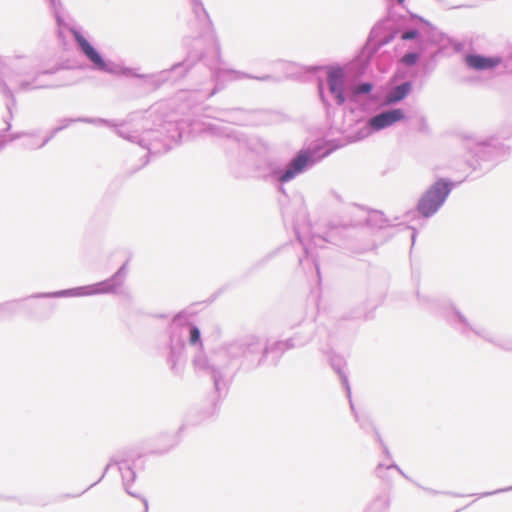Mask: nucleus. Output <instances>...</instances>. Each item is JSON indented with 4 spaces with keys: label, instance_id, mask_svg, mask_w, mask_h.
<instances>
[{
    "label": "nucleus",
    "instance_id": "1",
    "mask_svg": "<svg viewBox=\"0 0 512 512\" xmlns=\"http://www.w3.org/2000/svg\"><path fill=\"white\" fill-rule=\"evenodd\" d=\"M393 28L401 31L402 40H413L418 44V50L407 51L400 59V63L408 68L420 62L428 47L440 45L445 39V35L423 17L408 10L407 15L396 16L389 9L388 17L372 28L367 42L352 62L346 66L312 65L305 69L313 75L321 70L326 71L328 91L338 106H343L347 101L358 103L361 97L369 95L374 88L372 82H362L359 79L366 73L380 47L394 38L395 31H390Z\"/></svg>",
    "mask_w": 512,
    "mask_h": 512
},
{
    "label": "nucleus",
    "instance_id": "2",
    "mask_svg": "<svg viewBox=\"0 0 512 512\" xmlns=\"http://www.w3.org/2000/svg\"><path fill=\"white\" fill-rule=\"evenodd\" d=\"M289 345L288 339L268 345L258 336L244 335L223 342L211 356L199 352L194 357L193 364L197 371L210 376L216 395L213 406L216 407L217 401L226 397L238 373H249L263 366L269 354L275 355L271 359V365L276 366L282 354L292 349Z\"/></svg>",
    "mask_w": 512,
    "mask_h": 512
},
{
    "label": "nucleus",
    "instance_id": "3",
    "mask_svg": "<svg viewBox=\"0 0 512 512\" xmlns=\"http://www.w3.org/2000/svg\"><path fill=\"white\" fill-rule=\"evenodd\" d=\"M71 32L78 50L89 61L92 70L114 76H132L140 79H150L157 86L170 80L172 73H178V76L173 79L174 81L184 77L196 61H204L203 54L198 55L190 51L182 62L174 64L170 69L162 70L157 74L151 75L138 74L132 68L124 67L119 63L104 58L80 31L71 29Z\"/></svg>",
    "mask_w": 512,
    "mask_h": 512
},
{
    "label": "nucleus",
    "instance_id": "4",
    "mask_svg": "<svg viewBox=\"0 0 512 512\" xmlns=\"http://www.w3.org/2000/svg\"><path fill=\"white\" fill-rule=\"evenodd\" d=\"M338 146L327 141L313 147L302 148L282 165L279 161L268 159L263 167H258L262 179L278 184V191L285 194L283 185L295 179L315 166L322 159L335 151Z\"/></svg>",
    "mask_w": 512,
    "mask_h": 512
},
{
    "label": "nucleus",
    "instance_id": "5",
    "mask_svg": "<svg viewBox=\"0 0 512 512\" xmlns=\"http://www.w3.org/2000/svg\"><path fill=\"white\" fill-rule=\"evenodd\" d=\"M186 342L191 347H194L195 353L192 357L191 363H193L194 357L202 352L206 356L211 354L217 349H213L209 354L203 350V342L201 332L198 326L189 322L184 312L178 313L174 316L169 326V342L167 345L166 364L169 367L170 372L176 377H182L186 366ZM192 367L196 374L207 376V374L197 371L192 364ZM210 378V376L208 375Z\"/></svg>",
    "mask_w": 512,
    "mask_h": 512
},
{
    "label": "nucleus",
    "instance_id": "6",
    "mask_svg": "<svg viewBox=\"0 0 512 512\" xmlns=\"http://www.w3.org/2000/svg\"><path fill=\"white\" fill-rule=\"evenodd\" d=\"M417 297L431 312L438 313L451 328L462 336L469 337L473 333L503 351L512 352V336L497 335L484 327L473 325L467 316L449 300L421 296L419 292H417Z\"/></svg>",
    "mask_w": 512,
    "mask_h": 512
},
{
    "label": "nucleus",
    "instance_id": "7",
    "mask_svg": "<svg viewBox=\"0 0 512 512\" xmlns=\"http://www.w3.org/2000/svg\"><path fill=\"white\" fill-rule=\"evenodd\" d=\"M184 135L183 122H161L157 128L148 125V120L141 118L129 129H118V136L147 149L148 154H160L171 149V142H180Z\"/></svg>",
    "mask_w": 512,
    "mask_h": 512
},
{
    "label": "nucleus",
    "instance_id": "8",
    "mask_svg": "<svg viewBox=\"0 0 512 512\" xmlns=\"http://www.w3.org/2000/svg\"><path fill=\"white\" fill-rule=\"evenodd\" d=\"M203 130L211 135L226 139V153L229 164L235 172L239 170V173H241V170H245L252 165L254 160L253 144L244 133L213 123L204 124Z\"/></svg>",
    "mask_w": 512,
    "mask_h": 512
},
{
    "label": "nucleus",
    "instance_id": "9",
    "mask_svg": "<svg viewBox=\"0 0 512 512\" xmlns=\"http://www.w3.org/2000/svg\"><path fill=\"white\" fill-rule=\"evenodd\" d=\"M5 67L2 70V79L4 80V73L7 69L11 71L14 77H29L30 79H22L18 83L19 91L27 92L37 89L55 88L59 85L52 84L43 80L44 76L55 74L58 71L57 67L50 69H36L35 60L30 56H14L5 62Z\"/></svg>",
    "mask_w": 512,
    "mask_h": 512
},
{
    "label": "nucleus",
    "instance_id": "10",
    "mask_svg": "<svg viewBox=\"0 0 512 512\" xmlns=\"http://www.w3.org/2000/svg\"><path fill=\"white\" fill-rule=\"evenodd\" d=\"M127 277V262L123 263L118 270L109 278L85 286L63 289L54 292H38L27 298H62V297H81L98 294H115L123 286Z\"/></svg>",
    "mask_w": 512,
    "mask_h": 512
},
{
    "label": "nucleus",
    "instance_id": "11",
    "mask_svg": "<svg viewBox=\"0 0 512 512\" xmlns=\"http://www.w3.org/2000/svg\"><path fill=\"white\" fill-rule=\"evenodd\" d=\"M466 148L472 156L468 160V165L473 171L479 170L481 174L490 171L508 154V148L494 137L482 140L469 139Z\"/></svg>",
    "mask_w": 512,
    "mask_h": 512
},
{
    "label": "nucleus",
    "instance_id": "12",
    "mask_svg": "<svg viewBox=\"0 0 512 512\" xmlns=\"http://www.w3.org/2000/svg\"><path fill=\"white\" fill-rule=\"evenodd\" d=\"M141 457H142L141 453L132 448L124 449V450L117 452L110 458V461L105 466L104 471H103L102 475L100 476V478L96 482L92 483L87 489H85L82 492V494L84 492H86L88 489H90L93 486H95L96 484H98L105 477V475L107 474V472L109 471V469L112 466H117L118 471L122 478V485H123V488L126 491V493L132 497L140 498V493L136 490H133L131 485H132V483H134V481L137 477L136 470L143 468V464L139 463L141 460ZM80 495H81V493H80ZM77 496H79V494Z\"/></svg>",
    "mask_w": 512,
    "mask_h": 512
},
{
    "label": "nucleus",
    "instance_id": "13",
    "mask_svg": "<svg viewBox=\"0 0 512 512\" xmlns=\"http://www.w3.org/2000/svg\"><path fill=\"white\" fill-rule=\"evenodd\" d=\"M456 183L449 178L440 177L419 197L415 210L425 219L434 216L445 204Z\"/></svg>",
    "mask_w": 512,
    "mask_h": 512
},
{
    "label": "nucleus",
    "instance_id": "14",
    "mask_svg": "<svg viewBox=\"0 0 512 512\" xmlns=\"http://www.w3.org/2000/svg\"><path fill=\"white\" fill-rule=\"evenodd\" d=\"M256 112V110L241 107L219 108L215 110L216 115L213 118L222 122L245 126L254 123L253 116Z\"/></svg>",
    "mask_w": 512,
    "mask_h": 512
},
{
    "label": "nucleus",
    "instance_id": "15",
    "mask_svg": "<svg viewBox=\"0 0 512 512\" xmlns=\"http://www.w3.org/2000/svg\"><path fill=\"white\" fill-rule=\"evenodd\" d=\"M405 118L406 114L403 109L389 108L372 116L370 118V125L378 132L403 121Z\"/></svg>",
    "mask_w": 512,
    "mask_h": 512
},
{
    "label": "nucleus",
    "instance_id": "16",
    "mask_svg": "<svg viewBox=\"0 0 512 512\" xmlns=\"http://www.w3.org/2000/svg\"><path fill=\"white\" fill-rule=\"evenodd\" d=\"M503 62L500 56H486L478 53H469L465 56V64L473 70H492Z\"/></svg>",
    "mask_w": 512,
    "mask_h": 512
},
{
    "label": "nucleus",
    "instance_id": "17",
    "mask_svg": "<svg viewBox=\"0 0 512 512\" xmlns=\"http://www.w3.org/2000/svg\"><path fill=\"white\" fill-rule=\"evenodd\" d=\"M295 233H296V236H297V240L299 241V243L301 244L302 249H303V255L300 256L299 259H298L299 265L304 270H306L307 268H309V269L314 268L316 270V273H317L318 277L320 278L319 263H318L316 257L313 254L312 248L309 245L304 243L302 237L300 236V234H299V232L297 230H295Z\"/></svg>",
    "mask_w": 512,
    "mask_h": 512
},
{
    "label": "nucleus",
    "instance_id": "18",
    "mask_svg": "<svg viewBox=\"0 0 512 512\" xmlns=\"http://www.w3.org/2000/svg\"><path fill=\"white\" fill-rule=\"evenodd\" d=\"M137 115V113H133L128 117V119L123 120L121 122L108 120L104 118L82 117V123H89L98 126H108L111 128H115V133L118 135V129H129L130 124L136 120Z\"/></svg>",
    "mask_w": 512,
    "mask_h": 512
},
{
    "label": "nucleus",
    "instance_id": "19",
    "mask_svg": "<svg viewBox=\"0 0 512 512\" xmlns=\"http://www.w3.org/2000/svg\"><path fill=\"white\" fill-rule=\"evenodd\" d=\"M328 359L332 369L338 374L342 386L344 387L346 393L350 397V384L348 376L344 370L346 365L344 358L340 355L335 354L334 352H329Z\"/></svg>",
    "mask_w": 512,
    "mask_h": 512
},
{
    "label": "nucleus",
    "instance_id": "20",
    "mask_svg": "<svg viewBox=\"0 0 512 512\" xmlns=\"http://www.w3.org/2000/svg\"><path fill=\"white\" fill-rule=\"evenodd\" d=\"M193 13L195 15L196 20L200 25L199 36H204L207 34H211L214 38V29L213 23L209 17L208 12L206 11L204 5H198L197 8H192Z\"/></svg>",
    "mask_w": 512,
    "mask_h": 512
},
{
    "label": "nucleus",
    "instance_id": "21",
    "mask_svg": "<svg viewBox=\"0 0 512 512\" xmlns=\"http://www.w3.org/2000/svg\"><path fill=\"white\" fill-rule=\"evenodd\" d=\"M314 326L312 323H306L301 326L292 337L288 338L291 348H299L308 344L313 336Z\"/></svg>",
    "mask_w": 512,
    "mask_h": 512
},
{
    "label": "nucleus",
    "instance_id": "22",
    "mask_svg": "<svg viewBox=\"0 0 512 512\" xmlns=\"http://www.w3.org/2000/svg\"><path fill=\"white\" fill-rule=\"evenodd\" d=\"M211 76H216L217 78L221 77L222 75H227L231 80H240V79H256L262 82L271 81L275 78L272 75L266 74L263 76H254L245 72L236 71V70H229V71H215L213 67H210Z\"/></svg>",
    "mask_w": 512,
    "mask_h": 512
},
{
    "label": "nucleus",
    "instance_id": "23",
    "mask_svg": "<svg viewBox=\"0 0 512 512\" xmlns=\"http://www.w3.org/2000/svg\"><path fill=\"white\" fill-rule=\"evenodd\" d=\"M355 230H356V225L344 224L340 227L331 228L330 231L328 232L329 239L323 238L321 236H313L312 242L314 245H318V241L330 242L331 241L330 239H333L338 235L341 237H344V238L351 237L352 235H354Z\"/></svg>",
    "mask_w": 512,
    "mask_h": 512
},
{
    "label": "nucleus",
    "instance_id": "24",
    "mask_svg": "<svg viewBox=\"0 0 512 512\" xmlns=\"http://www.w3.org/2000/svg\"><path fill=\"white\" fill-rule=\"evenodd\" d=\"M443 52V48L436 46L428 47V51L424 57H422L421 68L424 74L431 73L435 68L436 58Z\"/></svg>",
    "mask_w": 512,
    "mask_h": 512
},
{
    "label": "nucleus",
    "instance_id": "25",
    "mask_svg": "<svg viewBox=\"0 0 512 512\" xmlns=\"http://www.w3.org/2000/svg\"><path fill=\"white\" fill-rule=\"evenodd\" d=\"M365 224L368 227L376 229H383L392 226L390 220L386 218L384 213L378 210H372L367 214Z\"/></svg>",
    "mask_w": 512,
    "mask_h": 512
},
{
    "label": "nucleus",
    "instance_id": "26",
    "mask_svg": "<svg viewBox=\"0 0 512 512\" xmlns=\"http://www.w3.org/2000/svg\"><path fill=\"white\" fill-rule=\"evenodd\" d=\"M4 67V60L0 57V93L9 99V101L6 103V108L9 113V118L11 119L13 117L12 109L16 106V99L6 81L2 79V70Z\"/></svg>",
    "mask_w": 512,
    "mask_h": 512
},
{
    "label": "nucleus",
    "instance_id": "27",
    "mask_svg": "<svg viewBox=\"0 0 512 512\" xmlns=\"http://www.w3.org/2000/svg\"><path fill=\"white\" fill-rule=\"evenodd\" d=\"M412 88L413 84L410 80L396 85L390 92V102L394 104L401 102L411 93Z\"/></svg>",
    "mask_w": 512,
    "mask_h": 512
},
{
    "label": "nucleus",
    "instance_id": "28",
    "mask_svg": "<svg viewBox=\"0 0 512 512\" xmlns=\"http://www.w3.org/2000/svg\"><path fill=\"white\" fill-rule=\"evenodd\" d=\"M390 505V499L387 494L377 495L367 506L366 512H385Z\"/></svg>",
    "mask_w": 512,
    "mask_h": 512
},
{
    "label": "nucleus",
    "instance_id": "29",
    "mask_svg": "<svg viewBox=\"0 0 512 512\" xmlns=\"http://www.w3.org/2000/svg\"><path fill=\"white\" fill-rule=\"evenodd\" d=\"M20 300L7 301L0 304V320L5 316H12L18 310Z\"/></svg>",
    "mask_w": 512,
    "mask_h": 512
},
{
    "label": "nucleus",
    "instance_id": "30",
    "mask_svg": "<svg viewBox=\"0 0 512 512\" xmlns=\"http://www.w3.org/2000/svg\"><path fill=\"white\" fill-rule=\"evenodd\" d=\"M46 1L50 5V8L53 12V15L55 17V20H56L58 26H64L65 21H64L63 15H62L63 7H62L61 1L60 0H46Z\"/></svg>",
    "mask_w": 512,
    "mask_h": 512
},
{
    "label": "nucleus",
    "instance_id": "31",
    "mask_svg": "<svg viewBox=\"0 0 512 512\" xmlns=\"http://www.w3.org/2000/svg\"><path fill=\"white\" fill-rule=\"evenodd\" d=\"M278 253V249L273 250L263 257H261L259 260L255 261L252 266L250 267V272L259 270L263 268L265 265H267Z\"/></svg>",
    "mask_w": 512,
    "mask_h": 512
},
{
    "label": "nucleus",
    "instance_id": "32",
    "mask_svg": "<svg viewBox=\"0 0 512 512\" xmlns=\"http://www.w3.org/2000/svg\"><path fill=\"white\" fill-rule=\"evenodd\" d=\"M377 132L374 130L373 126L370 125V119L364 124L363 127L358 129V131L353 136V141L363 140L369 137L371 134Z\"/></svg>",
    "mask_w": 512,
    "mask_h": 512
},
{
    "label": "nucleus",
    "instance_id": "33",
    "mask_svg": "<svg viewBox=\"0 0 512 512\" xmlns=\"http://www.w3.org/2000/svg\"><path fill=\"white\" fill-rule=\"evenodd\" d=\"M383 469H387V470H389V469H395V470H396L400 475H402L405 479H407V480H411V479H410V478H409V477H408V476L403 472V470H402V469H401V468H400L396 463H392V464L387 465V466H385V465H384V464H382V463H379V464L377 465L376 470H375L376 475H377L379 478H382V479L384 478V475L382 474V470H383Z\"/></svg>",
    "mask_w": 512,
    "mask_h": 512
},
{
    "label": "nucleus",
    "instance_id": "34",
    "mask_svg": "<svg viewBox=\"0 0 512 512\" xmlns=\"http://www.w3.org/2000/svg\"><path fill=\"white\" fill-rule=\"evenodd\" d=\"M73 123H82V117H76V118H62L59 120V125L54 127V133H59L63 131L64 129L68 128Z\"/></svg>",
    "mask_w": 512,
    "mask_h": 512
},
{
    "label": "nucleus",
    "instance_id": "35",
    "mask_svg": "<svg viewBox=\"0 0 512 512\" xmlns=\"http://www.w3.org/2000/svg\"><path fill=\"white\" fill-rule=\"evenodd\" d=\"M6 123H7V127H6L5 129H3V130H1V131H0V150H1L2 148H4V146L6 145V143H7L8 141H12V140L18 139V138H20L22 135H24V133H16V134H13V135L11 136V138H10V139H7V135H6V133H7V131H9V130H10V128H11V124H10V122H9V121H6Z\"/></svg>",
    "mask_w": 512,
    "mask_h": 512
},
{
    "label": "nucleus",
    "instance_id": "36",
    "mask_svg": "<svg viewBox=\"0 0 512 512\" xmlns=\"http://www.w3.org/2000/svg\"><path fill=\"white\" fill-rule=\"evenodd\" d=\"M371 311H366L364 309H357L355 311H351L350 314L346 317V319H364L368 320L372 317Z\"/></svg>",
    "mask_w": 512,
    "mask_h": 512
},
{
    "label": "nucleus",
    "instance_id": "37",
    "mask_svg": "<svg viewBox=\"0 0 512 512\" xmlns=\"http://www.w3.org/2000/svg\"><path fill=\"white\" fill-rule=\"evenodd\" d=\"M355 420L359 423L360 428L367 431L369 428L373 430L374 424L368 416L361 417L358 413H355Z\"/></svg>",
    "mask_w": 512,
    "mask_h": 512
},
{
    "label": "nucleus",
    "instance_id": "38",
    "mask_svg": "<svg viewBox=\"0 0 512 512\" xmlns=\"http://www.w3.org/2000/svg\"><path fill=\"white\" fill-rule=\"evenodd\" d=\"M317 91L322 104L326 109H328L331 106V104L325 95L324 83L321 79L318 80Z\"/></svg>",
    "mask_w": 512,
    "mask_h": 512
},
{
    "label": "nucleus",
    "instance_id": "39",
    "mask_svg": "<svg viewBox=\"0 0 512 512\" xmlns=\"http://www.w3.org/2000/svg\"><path fill=\"white\" fill-rule=\"evenodd\" d=\"M58 133H54V128L50 131V133L44 138V140L37 146H32V145H27L28 148L30 149H35V148H42L44 147L47 143H49Z\"/></svg>",
    "mask_w": 512,
    "mask_h": 512
},
{
    "label": "nucleus",
    "instance_id": "40",
    "mask_svg": "<svg viewBox=\"0 0 512 512\" xmlns=\"http://www.w3.org/2000/svg\"><path fill=\"white\" fill-rule=\"evenodd\" d=\"M508 491H512V485L509 486V487H506V488L497 489L495 491L481 493V494H479V497H482V498L483 497H488V496H491V495H495V494H499V493H503V492H508Z\"/></svg>",
    "mask_w": 512,
    "mask_h": 512
},
{
    "label": "nucleus",
    "instance_id": "41",
    "mask_svg": "<svg viewBox=\"0 0 512 512\" xmlns=\"http://www.w3.org/2000/svg\"><path fill=\"white\" fill-rule=\"evenodd\" d=\"M374 246L373 245H366L365 247L361 248H354L352 245H347V248L350 249L355 254H363L364 252L371 250Z\"/></svg>",
    "mask_w": 512,
    "mask_h": 512
},
{
    "label": "nucleus",
    "instance_id": "42",
    "mask_svg": "<svg viewBox=\"0 0 512 512\" xmlns=\"http://www.w3.org/2000/svg\"><path fill=\"white\" fill-rule=\"evenodd\" d=\"M222 88H223V86H220L219 83L217 82L215 87L209 93H207L205 95H202V99H206V98L212 97L213 95H215Z\"/></svg>",
    "mask_w": 512,
    "mask_h": 512
},
{
    "label": "nucleus",
    "instance_id": "43",
    "mask_svg": "<svg viewBox=\"0 0 512 512\" xmlns=\"http://www.w3.org/2000/svg\"><path fill=\"white\" fill-rule=\"evenodd\" d=\"M148 162H149V156H148V154H147V155H145V156L142 158V163H141V165H139V166L135 167L134 169H132V170L130 171V174H134L135 172H137L138 170H140L142 167L146 166V165L148 164Z\"/></svg>",
    "mask_w": 512,
    "mask_h": 512
},
{
    "label": "nucleus",
    "instance_id": "44",
    "mask_svg": "<svg viewBox=\"0 0 512 512\" xmlns=\"http://www.w3.org/2000/svg\"><path fill=\"white\" fill-rule=\"evenodd\" d=\"M419 122H420L419 131L423 132V133L428 132V124H427L425 117L421 116L419 119Z\"/></svg>",
    "mask_w": 512,
    "mask_h": 512
},
{
    "label": "nucleus",
    "instance_id": "45",
    "mask_svg": "<svg viewBox=\"0 0 512 512\" xmlns=\"http://www.w3.org/2000/svg\"><path fill=\"white\" fill-rule=\"evenodd\" d=\"M503 61H504L505 67L507 69L512 70V48H511V51L509 52L508 56Z\"/></svg>",
    "mask_w": 512,
    "mask_h": 512
},
{
    "label": "nucleus",
    "instance_id": "46",
    "mask_svg": "<svg viewBox=\"0 0 512 512\" xmlns=\"http://www.w3.org/2000/svg\"><path fill=\"white\" fill-rule=\"evenodd\" d=\"M373 433H374V436H375V440L381 445V446H384V442L381 438V435L380 433L378 432L377 428L376 427H373Z\"/></svg>",
    "mask_w": 512,
    "mask_h": 512
},
{
    "label": "nucleus",
    "instance_id": "47",
    "mask_svg": "<svg viewBox=\"0 0 512 512\" xmlns=\"http://www.w3.org/2000/svg\"><path fill=\"white\" fill-rule=\"evenodd\" d=\"M417 486H419L421 489H423L425 492L429 493V494H432V495H437L439 494L440 492L437 491V490H434V489H431V488H428V487H423V486H420L419 484H416Z\"/></svg>",
    "mask_w": 512,
    "mask_h": 512
},
{
    "label": "nucleus",
    "instance_id": "48",
    "mask_svg": "<svg viewBox=\"0 0 512 512\" xmlns=\"http://www.w3.org/2000/svg\"><path fill=\"white\" fill-rule=\"evenodd\" d=\"M177 439L175 436L172 437V441H171V444L169 445V447L163 451H161L162 453L163 452H167L170 448L174 447L176 444H177Z\"/></svg>",
    "mask_w": 512,
    "mask_h": 512
},
{
    "label": "nucleus",
    "instance_id": "49",
    "mask_svg": "<svg viewBox=\"0 0 512 512\" xmlns=\"http://www.w3.org/2000/svg\"><path fill=\"white\" fill-rule=\"evenodd\" d=\"M387 2H388V4H394V3H396V4H399V5H401L402 7H404V2H405V0H387Z\"/></svg>",
    "mask_w": 512,
    "mask_h": 512
},
{
    "label": "nucleus",
    "instance_id": "50",
    "mask_svg": "<svg viewBox=\"0 0 512 512\" xmlns=\"http://www.w3.org/2000/svg\"><path fill=\"white\" fill-rule=\"evenodd\" d=\"M347 397H348V399H349V404H350L351 411H352L353 415L355 416V413H358V412H357V411H356V409H355V406H354V404H353V402H352V398H351V396L349 397V396L347 395Z\"/></svg>",
    "mask_w": 512,
    "mask_h": 512
},
{
    "label": "nucleus",
    "instance_id": "51",
    "mask_svg": "<svg viewBox=\"0 0 512 512\" xmlns=\"http://www.w3.org/2000/svg\"><path fill=\"white\" fill-rule=\"evenodd\" d=\"M382 449H383V453L386 457L390 458L391 457V454H390V451L388 449V447L384 444V446H381Z\"/></svg>",
    "mask_w": 512,
    "mask_h": 512
},
{
    "label": "nucleus",
    "instance_id": "52",
    "mask_svg": "<svg viewBox=\"0 0 512 512\" xmlns=\"http://www.w3.org/2000/svg\"><path fill=\"white\" fill-rule=\"evenodd\" d=\"M192 8H197L198 5H203L201 0H191Z\"/></svg>",
    "mask_w": 512,
    "mask_h": 512
},
{
    "label": "nucleus",
    "instance_id": "53",
    "mask_svg": "<svg viewBox=\"0 0 512 512\" xmlns=\"http://www.w3.org/2000/svg\"><path fill=\"white\" fill-rule=\"evenodd\" d=\"M215 54H216V58L220 57V47H219L218 43H216ZM216 61H218V59H216Z\"/></svg>",
    "mask_w": 512,
    "mask_h": 512
},
{
    "label": "nucleus",
    "instance_id": "54",
    "mask_svg": "<svg viewBox=\"0 0 512 512\" xmlns=\"http://www.w3.org/2000/svg\"><path fill=\"white\" fill-rule=\"evenodd\" d=\"M444 494H447V495H450V496H453V497H461L462 496L461 494L453 493V492H444Z\"/></svg>",
    "mask_w": 512,
    "mask_h": 512
},
{
    "label": "nucleus",
    "instance_id": "55",
    "mask_svg": "<svg viewBox=\"0 0 512 512\" xmlns=\"http://www.w3.org/2000/svg\"><path fill=\"white\" fill-rule=\"evenodd\" d=\"M411 239H412V244H414L415 239H416V230L415 229H413V233L411 235Z\"/></svg>",
    "mask_w": 512,
    "mask_h": 512
},
{
    "label": "nucleus",
    "instance_id": "56",
    "mask_svg": "<svg viewBox=\"0 0 512 512\" xmlns=\"http://www.w3.org/2000/svg\"><path fill=\"white\" fill-rule=\"evenodd\" d=\"M143 503H144V506H145V510L147 511L148 509V502L145 498L142 499Z\"/></svg>",
    "mask_w": 512,
    "mask_h": 512
}]
</instances>
